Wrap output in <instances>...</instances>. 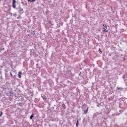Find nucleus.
<instances>
[{
	"mask_svg": "<svg viewBox=\"0 0 127 127\" xmlns=\"http://www.w3.org/2000/svg\"><path fill=\"white\" fill-rule=\"evenodd\" d=\"M103 31L104 32H108V30H107L108 29V27H107V25L103 24Z\"/></svg>",
	"mask_w": 127,
	"mask_h": 127,
	"instance_id": "f257e3e1",
	"label": "nucleus"
},
{
	"mask_svg": "<svg viewBox=\"0 0 127 127\" xmlns=\"http://www.w3.org/2000/svg\"><path fill=\"white\" fill-rule=\"evenodd\" d=\"M16 3V1L15 0H12V7L13 8H15L16 7V4H15Z\"/></svg>",
	"mask_w": 127,
	"mask_h": 127,
	"instance_id": "f03ea898",
	"label": "nucleus"
},
{
	"mask_svg": "<svg viewBox=\"0 0 127 127\" xmlns=\"http://www.w3.org/2000/svg\"><path fill=\"white\" fill-rule=\"evenodd\" d=\"M21 71H19V73H18V78H21Z\"/></svg>",
	"mask_w": 127,
	"mask_h": 127,
	"instance_id": "7ed1b4c3",
	"label": "nucleus"
},
{
	"mask_svg": "<svg viewBox=\"0 0 127 127\" xmlns=\"http://www.w3.org/2000/svg\"><path fill=\"white\" fill-rule=\"evenodd\" d=\"M88 110H89V107H87V109L86 110L84 111V114L85 115H86V114H87L88 113Z\"/></svg>",
	"mask_w": 127,
	"mask_h": 127,
	"instance_id": "20e7f679",
	"label": "nucleus"
},
{
	"mask_svg": "<svg viewBox=\"0 0 127 127\" xmlns=\"http://www.w3.org/2000/svg\"><path fill=\"white\" fill-rule=\"evenodd\" d=\"M29 2H34L36 0H27Z\"/></svg>",
	"mask_w": 127,
	"mask_h": 127,
	"instance_id": "39448f33",
	"label": "nucleus"
},
{
	"mask_svg": "<svg viewBox=\"0 0 127 127\" xmlns=\"http://www.w3.org/2000/svg\"><path fill=\"white\" fill-rule=\"evenodd\" d=\"M34 117V114H32L31 115V116L30 117V119H31V120H32V119H33V117Z\"/></svg>",
	"mask_w": 127,
	"mask_h": 127,
	"instance_id": "423d86ee",
	"label": "nucleus"
},
{
	"mask_svg": "<svg viewBox=\"0 0 127 127\" xmlns=\"http://www.w3.org/2000/svg\"><path fill=\"white\" fill-rule=\"evenodd\" d=\"M9 93L10 94V96H12L13 95V92H12L11 91H9Z\"/></svg>",
	"mask_w": 127,
	"mask_h": 127,
	"instance_id": "0eeeda50",
	"label": "nucleus"
},
{
	"mask_svg": "<svg viewBox=\"0 0 127 127\" xmlns=\"http://www.w3.org/2000/svg\"><path fill=\"white\" fill-rule=\"evenodd\" d=\"M117 88L119 91H122V90H123V88H122L121 87H117Z\"/></svg>",
	"mask_w": 127,
	"mask_h": 127,
	"instance_id": "6e6552de",
	"label": "nucleus"
},
{
	"mask_svg": "<svg viewBox=\"0 0 127 127\" xmlns=\"http://www.w3.org/2000/svg\"><path fill=\"white\" fill-rule=\"evenodd\" d=\"M79 126V122L78 121H77V122H76V127H78Z\"/></svg>",
	"mask_w": 127,
	"mask_h": 127,
	"instance_id": "1a4fd4ad",
	"label": "nucleus"
},
{
	"mask_svg": "<svg viewBox=\"0 0 127 127\" xmlns=\"http://www.w3.org/2000/svg\"><path fill=\"white\" fill-rule=\"evenodd\" d=\"M2 116V112H1L0 114V117H1Z\"/></svg>",
	"mask_w": 127,
	"mask_h": 127,
	"instance_id": "9d476101",
	"label": "nucleus"
},
{
	"mask_svg": "<svg viewBox=\"0 0 127 127\" xmlns=\"http://www.w3.org/2000/svg\"><path fill=\"white\" fill-rule=\"evenodd\" d=\"M22 10H23V9H22V8H20L19 9V11H22Z\"/></svg>",
	"mask_w": 127,
	"mask_h": 127,
	"instance_id": "9b49d317",
	"label": "nucleus"
},
{
	"mask_svg": "<svg viewBox=\"0 0 127 127\" xmlns=\"http://www.w3.org/2000/svg\"><path fill=\"white\" fill-rule=\"evenodd\" d=\"M99 51L100 52V53H102V52L101 51V49H99Z\"/></svg>",
	"mask_w": 127,
	"mask_h": 127,
	"instance_id": "f8f14e48",
	"label": "nucleus"
},
{
	"mask_svg": "<svg viewBox=\"0 0 127 127\" xmlns=\"http://www.w3.org/2000/svg\"><path fill=\"white\" fill-rule=\"evenodd\" d=\"M10 77H12V73H11V72H10Z\"/></svg>",
	"mask_w": 127,
	"mask_h": 127,
	"instance_id": "ddd939ff",
	"label": "nucleus"
},
{
	"mask_svg": "<svg viewBox=\"0 0 127 127\" xmlns=\"http://www.w3.org/2000/svg\"><path fill=\"white\" fill-rule=\"evenodd\" d=\"M3 90H6V88L3 87Z\"/></svg>",
	"mask_w": 127,
	"mask_h": 127,
	"instance_id": "4468645a",
	"label": "nucleus"
},
{
	"mask_svg": "<svg viewBox=\"0 0 127 127\" xmlns=\"http://www.w3.org/2000/svg\"><path fill=\"white\" fill-rule=\"evenodd\" d=\"M62 106H63V107H65V105H64V104H63Z\"/></svg>",
	"mask_w": 127,
	"mask_h": 127,
	"instance_id": "2eb2a0df",
	"label": "nucleus"
},
{
	"mask_svg": "<svg viewBox=\"0 0 127 127\" xmlns=\"http://www.w3.org/2000/svg\"><path fill=\"white\" fill-rule=\"evenodd\" d=\"M43 99H44H44H45V98H43Z\"/></svg>",
	"mask_w": 127,
	"mask_h": 127,
	"instance_id": "dca6fc26",
	"label": "nucleus"
},
{
	"mask_svg": "<svg viewBox=\"0 0 127 127\" xmlns=\"http://www.w3.org/2000/svg\"><path fill=\"white\" fill-rule=\"evenodd\" d=\"M43 99H44H44H45V98H43Z\"/></svg>",
	"mask_w": 127,
	"mask_h": 127,
	"instance_id": "f3484780",
	"label": "nucleus"
},
{
	"mask_svg": "<svg viewBox=\"0 0 127 127\" xmlns=\"http://www.w3.org/2000/svg\"><path fill=\"white\" fill-rule=\"evenodd\" d=\"M1 1V0H0V1Z\"/></svg>",
	"mask_w": 127,
	"mask_h": 127,
	"instance_id": "a211bd4d",
	"label": "nucleus"
}]
</instances>
